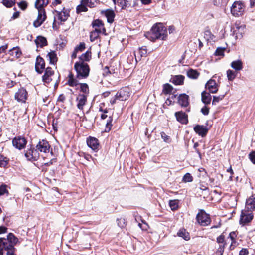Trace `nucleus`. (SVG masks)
<instances>
[{
	"label": "nucleus",
	"mask_w": 255,
	"mask_h": 255,
	"mask_svg": "<svg viewBox=\"0 0 255 255\" xmlns=\"http://www.w3.org/2000/svg\"><path fill=\"white\" fill-rule=\"evenodd\" d=\"M50 146L47 141L42 140L39 142L36 146L37 151L41 152L48 153L50 151Z\"/></svg>",
	"instance_id": "obj_14"
},
{
	"label": "nucleus",
	"mask_w": 255,
	"mask_h": 255,
	"mask_svg": "<svg viewBox=\"0 0 255 255\" xmlns=\"http://www.w3.org/2000/svg\"><path fill=\"white\" fill-rule=\"evenodd\" d=\"M48 3V0H36L35 6L38 11L44 10V7Z\"/></svg>",
	"instance_id": "obj_26"
},
{
	"label": "nucleus",
	"mask_w": 255,
	"mask_h": 255,
	"mask_svg": "<svg viewBox=\"0 0 255 255\" xmlns=\"http://www.w3.org/2000/svg\"><path fill=\"white\" fill-rule=\"evenodd\" d=\"M245 11V5L241 1H235L231 7V12L235 16L242 15Z\"/></svg>",
	"instance_id": "obj_5"
},
{
	"label": "nucleus",
	"mask_w": 255,
	"mask_h": 255,
	"mask_svg": "<svg viewBox=\"0 0 255 255\" xmlns=\"http://www.w3.org/2000/svg\"><path fill=\"white\" fill-rule=\"evenodd\" d=\"M197 220L199 224L202 226H207L211 222L209 215L203 210H200L196 216Z\"/></svg>",
	"instance_id": "obj_7"
},
{
	"label": "nucleus",
	"mask_w": 255,
	"mask_h": 255,
	"mask_svg": "<svg viewBox=\"0 0 255 255\" xmlns=\"http://www.w3.org/2000/svg\"><path fill=\"white\" fill-rule=\"evenodd\" d=\"M46 15L45 10H40L38 11V14L37 19L33 22V26L35 27H38L46 20Z\"/></svg>",
	"instance_id": "obj_10"
},
{
	"label": "nucleus",
	"mask_w": 255,
	"mask_h": 255,
	"mask_svg": "<svg viewBox=\"0 0 255 255\" xmlns=\"http://www.w3.org/2000/svg\"><path fill=\"white\" fill-rule=\"evenodd\" d=\"M198 171L202 173V174H200V176H204L207 174V172H206V170L203 168H200L198 169Z\"/></svg>",
	"instance_id": "obj_63"
},
{
	"label": "nucleus",
	"mask_w": 255,
	"mask_h": 255,
	"mask_svg": "<svg viewBox=\"0 0 255 255\" xmlns=\"http://www.w3.org/2000/svg\"><path fill=\"white\" fill-rule=\"evenodd\" d=\"M7 232V228L4 226H0V234L6 233Z\"/></svg>",
	"instance_id": "obj_64"
},
{
	"label": "nucleus",
	"mask_w": 255,
	"mask_h": 255,
	"mask_svg": "<svg viewBox=\"0 0 255 255\" xmlns=\"http://www.w3.org/2000/svg\"><path fill=\"white\" fill-rule=\"evenodd\" d=\"M248 251L246 249H242L239 252V255H248Z\"/></svg>",
	"instance_id": "obj_62"
},
{
	"label": "nucleus",
	"mask_w": 255,
	"mask_h": 255,
	"mask_svg": "<svg viewBox=\"0 0 255 255\" xmlns=\"http://www.w3.org/2000/svg\"><path fill=\"white\" fill-rule=\"evenodd\" d=\"M194 130L201 137H204L206 135L208 129L206 127L203 125H197L194 127Z\"/></svg>",
	"instance_id": "obj_18"
},
{
	"label": "nucleus",
	"mask_w": 255,
	"mask_h": 255,
	"mask_svg": "<svg viewBox=\"0 0 255 255\" xmlns=\"http://www.w3.org/2000/svg\"><path fill=\"white\" fill-rule=\"evenodd\" d=\"M87 143L88 146L93 150H97L98 149L99 143L98 140L95 138L89 137L87 139Z\"/></svg>",
	"instance_id": "obj_20"
},
{
	"label": "nucleus",
	"mask_w": 255,
	"mask_h": 255,
	"mask_svg": "<svg viewBox=\"0 0 255 255\" xmlns=\"http://www.w3.org/2000/svg\"><path fill=\"white\" fill-rule=\"evenodd\" d=\"M177 235L182 237L185 240L188 241L190 239L189 234L184 229H181L177 232Z\"/></svg>",
	"instance_id": "obj_34"
},
{
	"label": "nucleus",
	"mask_w": 255,
	"mask_h": 255,
	"mask_svg": "<svg viewBox=\"0 0 255 255\" xmlns=\"http://www.w3.org/2000/svg\"><path fill=\"white\" fill-rule=\"evenodd\" d=\"M224 97L225 95H220L218 96H214L213 97L212 104L216 105L217 103H218L220 101L222 100Z\"/></svg>",
	"instance_id": "obj_49"
},
{
	"label": "nucleus",
	"mask_w": 255,
	"mask_h": 255,
	"mask_svg": "<svg viewBox=\"0 0 255 255\" xmlns=\"http://www.w3.org/2000/svg\"><path fill=\"white\" fill-rule=\"evenodd\" d=\"M54 75V71L50 67H47L46 69L44 75L43 76V81L46 83H49L51 82Z\"/></svg>",
	"instance_id": "obj_19"
},
{
	"label": "nucleus",
	"mask_w": 255,
	"mask_h": 255,
	"mask_svg": "<svg viewBox=\"0 0 255 255\" xmlns=\"http://www.w3.org/2000/svg\"><path fill=\"white\" fill-rule=\"evenodd\" d=\"M130 89L128 87L121 89L116 94L115 98L111 99L110 102L112 104L116 103V100L125 101L127 100L130 96Z\"/></svg>",
	"instance_id": "obj_3"
},
{
	"label": "nucleus",
	"mask_w": 255,
	"mask_h": 255,
	"mask_svg": "<svg viewBox=\"0 0 255 255\" xmlns=\"http://www.w3.org/2000/svg\"><path fill=\"white\" fill-rule=\"evenodd\" d=\"M224 238V236L223 235H221L217 238V243H219L220 245H225Z\"/></svg>",
	"instance_id": "obj_56"
},
{
	"label": "nucleus",
	"mask_w": 255,
	"mask_h": 255,
	"mask_svg": "<svg viewBox=\"0 0 255 255\" xmlns=\"http://www.w3.org/2000/svg\"><path fill=\"white\" fill-rule=\"evenodd\" d=\"M253 218V214L251 211L246 210H242L240 215V223L241 224L245 225L250 222Z\"/></svg>",
	"instance_id": "obj_8"
},
{
	"label": "nucleus",
	"mask_w": 255,
	"mask_h": 255,
	"mask_svg": "<svg viewBox=\"0 0 255 255\" xmlns=\"http://www.w3.org/2000/svg\"><path fill=\"white\" fill-rule=\"evenodd\" d=\"M8 163L7 158L0 154V167H5Z\"/></svg>",
	"instance_id": "obj_44"
},
{
	"label": "nucleus",
	"mask_w": 255,
	"mask_h": 255,
	"mask_svg": "<svg viewBox=\"0 0 255 255\" xmlns=\"http://www.w3.org/2000/svg\"><path fill=\"white\" fill-rule=\"evenodd\" d=\"M26 143L25 138L21 136L15 137L12 140L13 145L19 150L24 148Z\"/></svg>",
	"instance_id": "obj_9"
},
{
	"label": "nucleus",
	"mask_w": 255,
	"mask_h": 255,
	"mask_svg": "<svg viewBox=\"0 0 255 255\" xmlns=\"http://www.w3.org/2000/svg\"><path fill=\"white\" fill-rule=\"evenodd\" d=\"M189 96L185 94H181L178 97V103L183 107H187L189 104Z\"/></svg>",
	"instance_id": "obj_25"
},
{
	"label": "nucleus",
	"mask_w": 255,
	"mask_h": 255,
	"mask_svg": "<svg viewBox=\"0 0 255 255\" xmlns=\"http://www.w3.org/2000/svg\"><path fill=\"white\" fill-rule=\"evenodd\" d=\"M100 33V32L94 30L90 33V40L91 41H94L96 39H97L98 37L99 34Z\"/></svg>",
	"instance_id": "obj_45"
},
{
	"label": "nucleus",
	"mask_w": 255,
	"mask_h": 255,
	"mask_svg": "<svg viewBox=\"0 0 255 255\" xmlns=\"http://www.w3.org/2000/svg\"><path fill=\"white\" fill-rule=\"evenodd\" d=\"M187 76L192 79H196L199 75V73L193 69H190L187 72Z\"/></svg>",
	"instance_id": "obj_40"
},
{
	"label": "nucleus",
	"mask_w": 255,
	"mask_h": 255,
	"mask_svg": "<svg viewBox=\"0 0 255 255\" xmlns=\"http://www.w3.org/2000/svg\"><path fill=\"white\" fill-rule=\"evenodd\" d=\"M79 85L80 86V91L83 93V94L86 95L87 96L89 93L88 85L86 83H81Z\"/></svg>",
	"instance_id": "obj_39"
},
{
	"label": "nucleus",
	"mask_w": 255,
	"mask_h": 255,
	"mask_svg": "<svg viewBox=\"0 0 255 255\" xmlns=\"http://www.w3.org/2000/svg\"><path fill=\"white\" fill-rule=\"evenodd\" d=\"M9 54L16 58H18L22 55V52L18 47H16L9 50Z\"/></svg>",
	"instance_id": "obj_29"
},
{
	"label": "nucleus",
	"mask_w": 255,
	"mask_h": 255,
	"mask_svg": "<svg viewBox=\"0 0 255 255\" xmlns=\"http://www.w3.org/2000/svg\"><path fill=\"white\" fill-rule=\"evenodd\" d=\"M226 74L228 80L232 81L237 76V72L229 69L227 71Z\"/></svg>",
	"instance_id": "obj_37"
},
{
	"label": "nucleus",
	"mask_w": 255,
	"mask_h": 255,
	"mask_svg": "<svg viewBox=\"0 0 255 255\" xmlns=\"http://www.w3.org/2000/svg\"><path fill=\"white\" fill-rule=\"evenodd\" d=\"M206 89L209 90L210 93H216L218 90L219 86L215 80L210 79L205 85Z\"/></svg>",
	"instance_id": "obj_11"
},
{
	"label": "nucleus",
	"mask_w": 255,
	"mask_h": 255,
	"mask_svg": "<svg viewBox=\"0 0 255 255\" xmlns=\"http://www.w3.org/2000/svg\"><path fill=\"white\" fill-rule=\"evenodd\" d=\"M35 42L38 47H43L47 44L46 39L45 37L41 36H38L37 37L35 40Z\"/></svg>",
	"instance_id": "obj_28"
},
{
	"label": "nucleus",
	"mask_w": 255,
	"mask_h": 255,
	"mask_svg": "<svg viewBox=\"0 0 255 255\" xmlns=\"http://www.w3.org/2000/svg\"><path fill=\"white\" fill-rule=\"evenodd\" d=\"M137 52L140 54L141 57L145 56L147 54V51L145 46L139 48Z\"/></svg>",
	"instance_id": "obj_47"
},
{
	"label": "nucleus",
	"mask_w": 255,
	"mask_h": 255,
	"mask_svg": "<svg viewBox=\"0 0 255 255\" xmlns=\"http://www.w3.org/2000/svg\"><path fill=\"white\" fill-rule=\"evenodd\" d=\"M182 180L184 182H190L193 181V177L190 173H187L184 175Z\"/></svg>",
	"instance_id": "obj_46"
},
{
	"label": "nucleus",
	"mask_w": 255,
	"mask_h": 255,
	"mask_svg": "<svg viewBox=\"0 0 255 255\" xmlns=\"http://www.w3.org/2000/svg\"><path fill=\"white\" fill-rule=\"evenodd\" d=\"M91 58V53L87 51L86 53L81 55L79 59L82 62L89 61Z\"/></svg>",
	"instance_id": "obj_41"
},
{
	"label": "nucleus",
	"mask_w": 255,
	"mask_h": 255,
	"mask_svg": "<svg viewBox=\"0 0 255 255\" xmlns=\"http://www.w3.org/2000/svg\"><path fill=\"white\" fill-rule=\"evenodd\" d=\"M85 48V44L83 42H81L79 45H77L75 49L78 51H82Z\"/></svg>",
	"instance_id": "obj_53"
},
{
	"label": "nucleus",
	"mask_w": 255,
	"mask_h": 255,
	"mask_svg": "<svg viewBox=\"0 0 255 255\" xmlns=\"http://www.w3.org/2000/svg\"><path fill=\"white\" fill-rule=\"evenodd\" d=\"M67 83L70 86L72 87L77 86L80 84L76 78H75L72 74L69 75Z\"/></svg>",
	"instance_id": "obj_31"
},
{
	"label": "nucleus",
	"mask_w": 255,
	"mask_h": 255,
	"mask_svg": "<svg viewBox=\"0 0 255 255\" xmlns=\"http://www.w3.org/2000/svg\"><path fill=\"white\" fill-rule=\"evenodd\" d=\"M246 208L250 211L255 210V195H252L247 199Z\"/></svg>",
	"instance_id": "obj_22"
},
{
	"label": "nucleus",
	"mask_w": 255,
	"mask_h": 255,
	"mask_svg": "<svg viewBox=\"0 0 255 255\" xmlns=\"http://www.w3.org/2000/svg\"><path fill=\"white\" fill-rule=\"evenodd\" d=\"M100 111H103V110L102 109L101 107L100 108ZM103 113H102L101 115V119H105L106 118L108 117V119L107 120V122L106 124V131H109L111 130V127L112 126L111 123L113 121V118L111 115H109L108 116V115L106 114V113H108L107 110H104L103 111Z\"/></svg>",
	"instance_id": "obj_12"
},
{
	"label": "nucleus",
	"mask_w": 255,
	"mask_h": 255,
	"mask_svg": "<svg viewBox=\"0 0 255 255\" xmlns=\"http://www.w3.org/2000/svg\"><path fill=\"white\" fill-rule=\"evenodd\" d=\"M161 136L162 138L164 140V141L166 142H169L170 140L169 137L167 136L164 132H162L161 133Z\"/></svg>",
	"instance_id": "obj_59"
},
{
	"label": "nucleus",
	"mask_w": 255,
	"mask_h": 255,
	"mask_svg": "<svg viewBox=\"0 0 255 255\" xmlns=\"http://www.w3.org/2000/svg\"><path fill=\"white\" fill-rule=\"evenodd\" d=\"M87 96L86 95L79 94L76 98L77 107L80 110H83L84 106L87 103Z\"/></svg>",
	"instance_id": "obj_15"
},
{
	"label": "nucleus",
	"mask_w": 255,
	"mask_h": 255,
	"mask_svg": "<svg viewBox=\"0 0 255 255\" xmlns=\"http://www.w3.org/2000/svg\"><path fill=\"white\" fill-rule=\"evenodd\" d=\"M92 25L93 28H94V30H96L101 33H104L105 32V30L104 28L103 24L101 20H95L93 22Z\"/></svg>",
	"instance_id": "obj_23"
},
{
	"label": "nucleus",
	"mask_w": 255,
	"mask_h": 255,
	"mask_svg": "<svg viewBox=\"0 0 255 255\" xmlns=\"http://www.w3.org/2000/svg\"><path fill=\"white\" fill-rule=\"evenodd\" d=\"M224 48H218L215 51V55L217 56H222L224 55Z\"/></svg>",
	"instance_id": "obj_55"
},
{
	"label": "nucleus",
	"mask_w": 255,
	"mask_h": 255,
	"mask_svg": "<svg viewBox=\"0 0 255 255\" xmlns=\"http://www.w3.org/2000/svg\"><path fill=\"white\" fill-rule=\"evenodd\" d=\"M8 191L6 189V186L2 185L0 187V196L3 195L5 193H7Z\"/></svg>",
	"instance_id": "obj_58"
},
{
	"label": "nucleus",
	"mask_w": 255,
	"mask_h": 255,
	"mask_svg": "<svg viewBox=\"0 0 255 255\" xmlns=\"http://www.w3.org/2000/svg\"><path fill=\"white\" fill-rule=\"evenodd\" d=\"M6 239L10 244L12 245V248H14V245H15L18 242V239L12 233H9Z\"/></svg>",
	"instance_id": "obj_36"
},
{
	"label": "nucleus",
	"mask_w": 255,
	"mask_h": 255,
	"mask_svg": "<svg viewBox=\"0 0 255 255\" xmlns=\"http://www.w3.org/2000/svg\"><path fill=\"white\" fill-rule=\"evenodd\" d=\"M178 201L176 200H170L169 206L172 210H176L178 208Z\"/></svg>",
	"instance_id": "obj_48"
},
{
	"label": "nucleus",
	"mask_w": 255,
	"mask_h": 255,
	"mask_svg": "<svg viewBox=\"0 0 255 255\" xmlns=\"http://www.w3.org/2000/svg\"><path fill=\"white\" fill-rule=\"evenodd\" d=\"M45 68V62L44 59L40 56L36 58L35 63V69L39 73H41Z\"/></svg>",
	"instance_id": "obj_21"
},
{
	"label": "nucleus",
	"mask_w": 255,
	"mask_h": 255,
	"mask_svg": "<svg viewBox=\"0 0 255 255\" xmlns=\"http://www.w3.org/2000/svg\"><path fill=\"white\" fill-rule=\"evenodd\" d=\"M249 157L252 162L255 164V151H252L249 154Z\"/></svg>",
	"instance_id": "obj_57"
},
{
	"label": "nucleus",
	"mask_w": 255,
	"mask_h": 255,
	"mask_svg": "<svg viewBox=\"0 0 255 255\" xmlns=\"http://www.w3.org/2000/svg\"><path fill=\"white\" fill-rule=\"evenodd\" d=\"M202 101L205 104L210 103L211 101V96L209 93L203 91L201 93Z\"/></svg>",
	"instance_id": "obj_30"
},
{
	"label": "nucleus",
	"mask_w": 255,
	"mask_h": 255,
	"mask_svg": "<svg viewBox=\"0 0 255 255\" xmlns=\"http://www.w3.org/2000/svg\"><path fill=\"white\" fill-rule=\"evenodd\" d=\"M0 248L3 251L4 249L7 252L14 250V248H12V245L10 244L7 240L4 238H0Z\"/></svg>",
	"instance_id": "obj_16"
},
{
	"label": "nucleus",
	"mask_w": 255,
	"mask_h": 255,
	"mask_svg": "<svg viewBox=\"0 0 255 255\" xmlns=\"http://www.w3.org/2000/svg\"><path fill=\"white\" fill-rule=\"evenodd\" d=\"M18 5L20 9L24 10L27 6V3L25 1H22L18 3Z\"/></svg>",
	"instance_id": "obj_52"
},
{
	"label": "nucleus",
	"mask_w": 255,
	"mask_h": 255,
	"mask_svg": "<svg viewBox=\"0 0 255 255\" xmlns=\"http://www.w3.org/2000/svg\"><path fill=\"white\" fill-rule=\"evenodd\" d=\"M199 146V144L198 142H195L194 144V146H193V148L195 150L196 152L198 153V154L199 155L200 157H201V153L199 151V149L197 148V147H198Z\"/></svg>",
	"instance_id": "obj_61"
},
{
	"label": "nucleus",
	"mask_w": 255,
	"mask_h": 255,
	"mask_svg": "<svg viewBox=\"0 0 255 255\" xmlns=\"http://www.w3.org/2000/svg\"><path fill=\"white\" fill-rule=\"evenodd\" d=\"M15 3V0H3V4L7 7H11Z\"/></svg>",
	"instance_id": "obj_50"
},
{
	"label": "nucleus",
	"mask_w": 255,
	"mask_h": 255,
	"mask_svg": "<svg viewBox=\"0 0 255 255\" xmlns=\"http://www.w3.org/2000/svg\"><path fill=\"white\" fill-rule=\"evenodd\" d=\"M173 89L172 86L169 84H165L163 85L162 92L163 93L167 94L171 92Z\"/></svg>",
	"instance_id": "obj_42"
},
{
	"label": "nucleus",
	"mask_w": 255,
	"mask_h": 255,
	"mask_svg": "<svg viewBox=\"0 0 255 255\" xmlns=\"http://www.w3.org/2000/svg\"><path fill=\"white\" fill-rule=\"evenodd\" d=\"M112 1L115 4L117 3L119 5L122 9L125 8V7H126L128 4V0H112Z\"/></svg>",
	"instance_id": "obj_38"
},
{
	"label": "nucleus",
	"mask_w": 255,
	"mask_h": 255,
	"mask_svg": "<svg viewBox=\"0 0 255 255\" xmlns=\"http://www.w3.org/2000/svg\"><path fill=\"white\" fill-rule=\"evenodd\" d=\"M56 14L55 16L54 24H62V22L67 20L69 17V12L64 8L61 11L55 10Z\"/></svg>",
	"instance_id": "obj_4"
},
{
	"label": "nucleus",
	"mask_w": 255,
	"mask_h": 255,
	"mask_svg": "<svg viewBox=\"0 0 255 255\" xmlns=\"http://www.w3.org/2000/svg\"><path fill=\"white\" fill-rule=\"evenodd\" d=\"M228 0H213V3L214 5L221 6L223 4H226Z\"/></svg>",
	"instance_id": "obj_43"
},
{
	"label": "nucleus",
	"mask_w": 255,
	"mask_h": 255,
	"mask_svg": "<svg viewBox=\"0 0 255 255\" xmlns=\"http://www.w3.org/2000/svg\"><path fill=\"white\" fill-rule=\"evenodd\" d=\"M25 156L28 160L36 161L39 158V154L37 150L30 149L26 151Z\"/></svg>",
	"instance_id": "obj_13"
},
{
	"label": "nucleus",
	"mask_w": 255,
	"mask_h": 255,
	"mask_svg": "<svg viewBox=\"0 0 255 255\" xmlns=\"http://www.w3.org/2000/svg\"><path fill=\"white\" fill-rule=\"evenodd\" d=\"M175 115L178 121L182 124H187L188 122L187 115L183 112H176Z\"/></svg>",
	"instance_id": "obj_24"
},
{
	"label": "nucleus",
	"mask_w": 255,
	"mask_h": 255,
	"mask_svg": "<svg viewBox=\"0 0 255 255\" xmlns=\"http://www.w3.org/2000/svg\"><path fill=\"white\" fill-rule=\"evenodd\" d=\"M15 98L18 102H25L27 99V92L24 88H20L15 94Z\"/></svg>",
	"instance_id": "obj_17"
},
{
	"label": "nucleus",
	"mask_w": 255,
	"mask_h": 255,
	"mask_svg": "<svg viewBox=\"0 0 255 255\" xmlns=\"http://www.w3.org/2000/svg\"><path fill=\"white\" fill-rule=\"evenodd\" d=\"M105 15L107 19V21L109 23H112L114 21L115 16L114 12L111 10H107L105 11Z\"/></svg>",
	"instance_id": "obj_33"
},
{
	"label": "nucleus",
	"mask_w": 255,
	"mask_h": 255,
	"mask_svg": "<svg viewBox=\"0 0 255 255\" xmlns=\"http://www.w3.org/2000/svg\"><path fill=\"white\" fill-rule=\"evenodd\" d=\"M184 77L182 75H176L173 77L172 82L175 85H181L183 83Z\"/></svg>",
	"instance_id": "obj_35"
},
{
	"label": "nucleus",
	"mask_w": 255,
	"mask_h": 255,
	"mask_svg": "<svg viewBox=\"0 0 255 255\" xmlns=\"http://www.w3.org/2000/svg\"><path fill=\"white\" fill-rule=\"evenodd\" d=\"M97 0H82L81 4L77 6L76 10L78 13L85 12L88 10L87 6L94 7Z\"/></svg>",
	"instance_id": "obj_6"
},
{
	"label": "nucleus",
	"mask_w": 255,
	"mask_h": 255,
	"mask_svg": "<svg viewBox=\"0 0 255 255\" xmlns=\"http://www.w3.org/2000/svg\"><path fill=\"white\" fill-rule=\"evenodd\" d=\"M150 41H154L157 39L165 40L167 36V31L165 26L160 23L154 24L150 32L145 34Z\"/></svg>",
	"instance_id": "obj_1"
},
{
	"label": "nucleus",
	"mask_w": 255,
	"mask_h": 255,
	"mask_svg": "<svg viewBox=\"0 0 255 255\" xmlns=\"http://www.w3.org/2000/svg\"><path fill=\"white\" fill-rule=\"evenodd\" d=\"M224 251V245H219V247L218 248L216 254L217 255H222Z\"/></svg>",
	"instance_id": "obj_51"
},
{
	"label": "nucleus",
	"mask_w": 255,
	"mask_h": 255,
	"mask_svg": "<svg viewBox=\"0 0 255 255\" xmlns=\"http://www.w3.org/2000/svg\"><path fill=\"white\" fill-rule=\"evenodd\" d=\"M117 224L120 228H123L125 226V219L123 218L118 219L117 220Z\"/></svg>",
	"instance_id": "obj_54"
},
{
	"label": "nucleus",
	"mask_w": 255,
	"mask_h": 255,
	"mask_svg": "<svg viewBox=\"0 0 255 255\" xmlns=\"http://www.w3.org/2000/svg\"><path fill=\"white\" fill-rule=\"evenodd\" d=\"M209 109L207 106H204L201 109V112L204 115H207L209 114Z\"/></svg>",
	"instance_id": "obj_60"
},
{
	"label": "nucleus",
	"mask_w": 255,
	"mask_h": 255,
	"mask_svg": "<svg viewBox=\"0 0 255 255\" xmlns=\"http://www.w3.org/2000/svg\"><path fill=\"white\" fill-rule=\"evenodd\" d=\"M74 68L76 71V77L78 79L86 78L89 74L90 68L87 63L83 62H76Z\"/></svg>",
	"instance_id": "obj_2"
},
{
	"label": "nucleus",
	"mask_w": 255,
	"mask_h": 255,
	"mask_svg": "<svg viewBox=\"0 0 255 255\" xmlns=\"http://www.w3.org/2000/svg\"><path fill=\"white\" fill-rule=\"evenodd\" d=\"M47 56L48 58L50 63L51 64H54L57 61V55L53 51L49 52Z\"/></svg>",
	"instance_id": "obj_32"
},
{
	"label": "nucleus",
	"mask_w": 255,
	"mask_h": 255,
	"mask_svg": "<svg viewBox=\"0 0 255 255\" xmlns=\"http://www.w3.org/2000/svg\"><path fill=\"white\" fill-rule=\"evenodd\" d=\"M231 67L237 72L243 69V63L241 60H235L231 63Z\"/></svg>",
	"instance_id": "obj_27"
}]
</instances>
